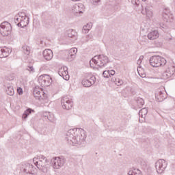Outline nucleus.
I'll list each match as a JSON object with an SVG mask.
<instances>
[{"label": "nucleus", "instance_id": "9d476101", "mask_svg": "<svg viewBox=\"0 0 175 175\" xmlns=\"http://www.w3.org/2000/svg\"><path fill=\"white\" fill-rule=\"evenodd\" d=\"M175 72V64L174 63H171L167 65V68L165 71L162 74V77L164 80L167 79H170L171 77L174 75Z\"/></svg>", "mask_w": 175, "mask_h": 175}, {"label": "nucleus", "instance_id": "2eb2a0df", "mask_svg": "<svg viewBox=\"0 0 175 175\" xmlns=\"http://www.w3.org/2000/svg\"><path fill=\"white\" fill-rule=\"evenodd\" d=\"M59 75L63 77L64 80H69V74L68 72V67L64 66L59 69Z\"/></svg>", "mask_w": 175, "mask_h": 175}, {"label": "nucleus", "instance_id": "c85d7f7f", "mask_svg": "<svg viewBox=\"0 0 175 175\" xmlns=\"http://www.w3.org/2000/svg\"><path fill=\"white\" fill-rule=\"evenodd\" d=\"M86 79L88 80L89 83H90L92 85H93V84H95V82L96 81V78L94 75L88 76L86 77Z\"/></svg>", "mask_w": 175, "mask_h": 175}, {"label": "nucleus", "instance_id": "dca6fc26", "mask_svg": "<svg viewBox=\"0 0 175 175\" xmlns=\"http://www.w3.org/2000/svg\"><path fill=\"white\" fill-rule=\"evenodd\" d=\"M12 53V50L6 46L0 47V58H6Z\"/></svg>", "mask_w": 175, "mask_h": 175}, {"label": "nucleus", "instance_id": "c9c22d12", "mask_svg": "<svg viewBox=\"0 0 175 175\" xmlns=\"http://www.w3.org/2000/svg\"><path fill=\"white\" fill-rule=\"evenodd\" d=\"M68 51L70 54L76 57V54H77V48H72Z\"/></svg>", "mask_w": 175, "mask_h": 175}, {"label": "nucleus", "instance_id": "412c9836", "mask_svg": "<svg viewBox=\"0 0 175 175\" xmlns=\"http://www.w3.org/2000/svg\"><path fill=\"white\" fill-rule=\"evenodd\" d=\"M127 174H129V175H143V174H142V171H140L139 169H136L135 167L130 168Z\"/></svg>", "mask_w": 175, "mask_h": 175}, {"label": "nucleus", "instance_id": "4be33fe9", "mask_svg": "<svg viewBox=\"0 0 175 175\" xmlns=\"http://www.w3.org/2000/svg\"><path fill=\"white\" fill-rule=\"evenodd\" d=\"M5 92L8 95H10V96H13V95H14V89L10 84L5 86Z\"/></svg>", "mask_w": 175, "mask_h": 175}, {"label": "nucleus", "instance_id": "6ab92c4d", "mask_svg": "<svg viewBox=\"0 0 175 175\" xmlns=\"http://www.w3.org/2000/svg\"><path fill=\"white\" fill-rule=\"evenodd\" d=\"M159 38V33L157 30H153L148 33V39L150 40H155Z\"/></svg>", "mask_w": 175, "mask_h": 175}, {"label": "nucleus", "instance_id": "e433bc0d", "mask_svg": "<svg viewBox=\"0 0 175 175\" xmlns=\"http://www.w3.org/2000/svg\"><path fill=\"white\" fill-rule=\"evenodd\" d=\"M144 59V56L141 55V56H139V58L137 62V65H139V69H140L142 68V66H140V65L142 64V62Z\"/></svg>", "mask_w": 175, "mask_h": 175}, {"label": "nucleus", "instance_id": "bb28decb", "mask_svg": "<svg viewBox=\"0 0 175 175\" xmlns=\"http://www.w3.org/2000/svg\"><path fill=\"white\" fill-rule=\"evenodd\" d=\"M42 24L46 28H50V27H51V24H53V21L51 19H44L42 21Z\"/></svg>", "mask_w": 175, "mask_h": 175}, {"label": "nucleus", "instance_id": "37998d69", "mask_svg": "<svg viewBox=\"0 0 175 175\" xmlns=\"http://www.w3.org/2000/svg\"><path fill=\"white\" fill-rule=\"evenodd\" d=\"M93 1V5H94V6L98 5V3H99V2H100V0H92Z\"/></svg>", "mask_w": 175, "mask_h": 175}, {"label": "nucleus", "instance_id": "5701e85b", "mask_svg": "<svg viewBox=\"0 0 175 175\" xmlns=\"http://www.w3.org/2000/svg\"><path fill=\"white\" fill-rule=\"evenodd\" d=\"M66 54V57L65 59L68 62H72V61H73L76 57L75 56V55H72L70 53V52L69 51H66L65 52Z\"/></svg>", "mask_w": 175, "mask_h": 175}, {"label": "nucleus", "instance_id": "9b49d317", "mask_svg": "<svg viewBox=\"0 0 175 175\" xmlns=\"http://www.w3.org/2000/svg\"><path fill=\"white\" fill-rule=\"evenodd\" d=\"M61 105L65 110H70L73 107V101L67 96H63L61 100Z\"/></svg>", "mask_w": 175, "mask_h": 175}, {"label": "nucleus", "instance_id": "4c0bfd02", "mask_svg": "<svg viewBox=\"0 0 175 175\" xmlns=\"http://www.w3.org/2000/svg\"><path fill=\"white\" fill-rule=\"evenodd\" d=\"M103 77H105L106 79H109V77H110L109 71V70H105L103 72Z\"/></svg>", "mask_w": 175, "mask_h": 175}, {"label": "nucleus", "instance_id": "7ed1b4c3", "mask_svg": "<svg viewBox=\"0 0 175 175\" xmlns=\"http://www.w3.org/2000/svg\"><path fill=\"white\" fill-rule=\"evenodd\" d=\"M109 62H110L109 57L105 55H98L94 56L90 61V64L92 68H94V65H97L99 68H106Z\"/></svg>", "mask_w": 175, "mask_h": 175}, {"label": "nucleus", "instance_id": "7c9ffc66", "mask_svg": "<svg viewBox=\"0 0 175 175\" xmlns=\"http://www.w3.org/2000/svg\"><path fill=\"white\" fill-rule=\"evenodd\" d=\"M23 52L24 54H25V55H29L31 53V48L27 45H25L23 46Z\"/></svg>", "mask_w": 175, "mask_h": 175}, {"label": "nucleus", "instance_id": "4468645a", "mask_svg": "<svg viewBox=\"0 0 175 175\" xmlns=\"http://www.w3.org/2000/svg\"><path fill=\"white\" fill-rule=\"evenodd\" d=\"M84 12V5L83 3H77L72 6V13L75 14V16H78Z\"/></svg>", "mask_w": 175, "mask_h": 175}, {"label": "nucleus", "instance_id": "de8ad7c7", "mask_svg": "<svg viewBox=\"0 0 175 175\" xmlns=\"http://www.w3.org/2000/svg\"><path fill=\"white\" fill-rule=\"evenodd\" d=\"M144 2H146V0H142Z\"/></svg>", "mask_w": 175, "mask_h": 175}, {"label": "nucleus", "instance_id": "cd10ccee", "mask_svg": "<svg viewBox=\"0 0 175 175\" xmlns=\"http://www.w3.org/2000/svg\"><path fill=\"white\" fill-rule=\"evenodd\" d=\"M32 111H33V110H32L31 108H28L26 111H25L23 115V120H27V118H28V116H29Z\"/></svg>", "mask_w": 175, "mask_h": 175}, {"label": "nucleus", "instance_id": "1a4fd4ad", "mask_svg": "<svg viewBox=\"0 0 175 175\" xmlns=\"http://www.w3.org/2000/svg\"><path fill=\"white\" fill-rule=\"evenodd\" d=\"M38 80L41 87H49V85L53 83V79L49 75H41L38 77Z\"/></svg>", "mask_w": 175, "mask_h": 175}, {"label": "nucleus", "instance_id": "aec40b11", "mask_svg": "<svg viewBox=\"0 0 175 175\" xmlns=\"http://www.w3.org/2000/svg\"><path fill=\"white\" fill-rule=\"evenodd\" d=\"M148 113V109L147 108H143L139 111V116L142 118L139 119V122H144V118H146V116H147V113Z\"/></svg>", "mask_w": 175, "mask_h": 175}, {"label": "nucleus", "instance_id": "c756f323", "mask_svg": "<svg viewBox=\"0 0 175 175\" xmlns=\"http://www.w3.org/2000/svg\"><path fill=\"white\" fill-rule=\"evenodd\" d=\"M145 11H146L147 17L148 18H152V16H154V13L152 12V10H151L150 8H146Z\"/></svg>", "mask_w": 175, "mask_h": 175}, {"label": "nucleus", "instance_id": "b1692460", "mask_svg": "<svg viewBox=\"0 0 175 175\" xmlns=\"http://www.w3.org/2000/svg\"><path fill=\"white\" fill-rule=\"evenodd\" d=\"M67 35L68 38H71V39H73L74 40H76V39H77V33L73 29L68 30Z\"/></svg>", "mask_w": 175, "mask_h": 175}, {"label": "nucleus", "instance_id": "6e6552de", "mask_svg": "<svg viewBox=\"0 0 175 175\" xmlns=\"http://www.w3.org/2000/svg\"><path fill=\"white\" fill-rule=\"evenodd\" d=\"M66 162V159L64 157H54L51 159V163L53 169H61Z\"/></svg>", "mask_w": 175, "mask_h": 175}, {"label": "nucleus", "instance_id": "49530a36", "mask_svg": "<svg viewBox=\"0 0 175 175\" xmlns=\"http://www.w3.org/2000/svg\"><path fill=\"white\" fill-rule=\"evenodd\" d=\"M139 70H139V69L137 70L139 75H140V72H139Z\"/></svg>", "mask_w": 175, "mask_h": 175}, {"label": "nucleus", "instance_id": "a211bd4d", "mask_svg": "<svg viewBox=\"0 0 175 175\" xmlns=\"http://www.w3.org/2000/svg\"><path fill=\"white\" fill-rule=\"evenodd\" d=\"M155 98L159 102H163V100H165L167 98V94L162 91H158L155 94Z\"/></svg>", "mask_w": 175, "mask_h": 175}, {"label": "nucleus", "instance_id": "f257e3e1", "mask_svg": "<svg viewBox=\"0 0 175 175\" xmlns=\"http://www.w3.org/2000/svg\"><path fill=\"white\" fill-rule=\"evenodd\" d=\"M85 139H87V135H85L84 130L80 131V129H70L65 135V140L72 146H84Z\"/></svg>", "mask_w": 175, "mask_h": 175}, {"label": "nucleus", "instance_id": "79ce46f5", "mask_svg": "<svg viewBox=\"0 0 175 175\" xmlns=\"http://www.w3.org/2000/svg\"><path fill=\"white\" fill-rule=\"evenodd\" d=\"M133 5H139L140 2L139 0H131Z\"/></svg>", "mask_w": 175, "mask_h": 175}, {"label": "nucleus", "instance_id": "72a5a7b5", "mask_svg": "<svg viewBox=\"0 0 175 175\" xmlns=\"http://www.w3.org/2000/svg\"><path fill=\"white\" fill-rule=\"evenodd\" d=\"M26 70H27V72H29L30 74L35 73V68H33V66H27Z\"/></svg>", "mask_w": 175, "mask_h": 175}, {"label": "nucleus", "instance_id": "ea45409f", "mask_svg": "<svg viewBox=\"0 0 175 175\" xmlns=\"http://www.w3.org/2000/svg\"><path fill=\"white\" fill-rule=\"evenodd\" d=\"M109 77H111V76H114L116 75V71L114 70H109Z\"/></svg>", "mask_w": 175, "mask_h": 175}, {"label": "nucleus", "instance_id": "f3484780", "mask_svg": "<svg viewBox=\"0 0 175 175\" xmlns=\"http://www.w3.org/2000/svg\"><path fill=\"white\" fill-rule=\"evenodd\" d=\"M44 59L46 61H51L54 55L53 54V51L51 49H45L42 53Z\"/></svg>", "mask_w": 175, "mask_h": 175}, {"label": "nucleus", "instance_id": "c03bdc74", "mask_svg": "<svg viewBox=\"0 0 175 175\" xmlns=\"http://www.w3.org/2000/svg\"><path fill=\"white\" fill-rule=\"evenodd\" d=\"M90 39H92V35H88L86 36V40L85 42H88Z\"/></svg>", "mask_w": 175, "mask_h": 175}, {"label": "nucleus", "instance_id": "a878e982", "mask_svg": "<svg viewBox=\"0 0 175 175\" xmlns=\"http://www.w3.org/2000/svg\"><path fill=\"white\" fill-rule=\"evenodd\" d=\"M92 28V23H88L86 25L83 27V33H88L90 30Z\"/></svg>", "mask_w": 175, "mask_h": 175}, {"label": "nucleus", "instance_id": "f704fd0d", "mask_svg": "<svg viewBox=\"0 0 175 175\" xmlns=\"http://www.w3.org/2000/svg\"><path fill=\"white\" fill-rule=\"evenodd\" d=\"M44 117H46L49 121H53L54 120V115H51L50 113H46Z\"/></svg>", "mask_w": 175, "mask_h": 175}, {"label": "nucleus", "instance_id": "58836bf2", "mask_svg": "<svg viewBox=\"0 0 175 175\" xmlns=\"http://www.w3.org/2000/svg\"><path fill=\"white\" fill-rule=\"evenodd\" d=\"M170 12V11L168 9L164 10L163 12V17H164L165 18H167V14H169Z\"/></svg>", "mask_w": 175, "mask_h": 175}, {"label": "nucleus", "instance_id": "f8f14e48", "mask_svg": "<svg viewBox=\"0 0 175 175\" xmlns=\"http://www.w3.org/2000/svg\"><path fill=\"white\" fill-rule=\"evenodd\" d=\"M21 170H22V172H24V173H27V174H33L35 173V172L33 171V166L29 163L22 164Z\"/></svg>", "mask_w": 175, "mask_h": 175}, {"label": "nucleus", "instance_id": "20e7f679", "mask_svg": "<svg viewBox=\"0 0 175 175\" xmlns=\"http://www.w3.org/2000/svg\"><path fill=\"white\" fill-rule=\"evenodd\" d=\"M14 23L18 27L24 28V27H27L29 24V18H27V15L21 12L15 16Z\"/></svg>", "mask_w": 175, "mask_h": 175}, {"label": "nucleus", "instance_id": "473e14b6", "mask_svg": "<svg viewBox=\"0 0 175 175\" xmlns=\"http://www.w3.org/2000/svg\"><path fill=\"white\" fill-rule=\"evenodd\" d=\"M137 105L139 107H142L144 105V100L140 97H138L136 100Z\"/></svg>", "mask_w": 175, "mask_h": 175}, {"label": "nucleus", "instance_id": "393cba45", "mask_svg": "<svg viewBox=\"0 0 175 175\" xmlns=\"http://www.w3.org/2000/svg\"><path fill=\"white\" fill-rule=\"evenodd\" d=\"M111 81H112V83H115V84L118 86L122 85V84H124V81L120 79V78L113 77L111 79Z\"/></svg>", "mask_w": 175, "mask_h": 175}, {"label": "nucleus", "instance_id": "2f4dec72", "mask_svg": "<svg viewBox=\"0 0 175 175\" xmlns=\"http://www.w3.org/2000/svg\"><path fill=\"white\" fill-rule=\"evenodd\" d=\"M82 85H83V87H91L92 83H90V81H88V79L87 78H84L82 80Z\"/></svg>", "mask_w": 175, "mask_h": 175}, {"label": "nucleus", "instance_id": "0eeeda50", "mask_svg": "<svg viewBox=\"0 0 175 175\" xmlns=\"http://www.w3.org/2000/svg\"><path fill=\"white\" fill-rule=\"evenodd\" d=\"M155 167L158 174H162L167 167V161L165 159H159L155 163Z\"/></svg>", "mask_w": 175, "mask_h": 175}, {"label": "nucleus", "instance_id": "39448f33", "mask_svg": "<svg viewBox=\"0 0 175 175\" xmlns=\"http://www.w3.org/2000/svg\"><path fill=\"white\" fill-rule=\"evenodd\" d=\"M149 62L153 68H159V66H164L166 65V59L159 55H154L150 57Z\"/></svg>", "mask_w": 175, "mask_h": 175}, {"label": "nucleus", "instance_id": "423d86ee", "mask_svg": "<svg viewBox=\"0 0 175 175\" xmlns=\"http://www.w3.org/2000/svg\"><path fill=\"white\" fill-rule=\"evenodd\" d=\"M12 32V25L9 22H3L0 25V33L2 36H8Z\"/></svg>", "mask_w": 175, "mask_h": 175}, {"label": "nucleus", "instance_id": "ddd939ff", "mask_svg": "<svg viewBox=\"0 0 175 175\" xmlns=\"http://www.w3.org/2000/svg\"><path fill=\"white\" fill-rule=\"evenodd\" d=\"M33 94L34 95V98H36V99H38L39 100L46 99V98H47V94H46L42 90L40 91V89H34Z\"/></svg>", "mask_w": 175, "mask_h": 175}, {"label": "nucleus", "instance_id": "a18cd8bd", "mask_svg": "<svg viewBox=\"0 0 175 175\" xmlns=\"http://www.w3.org/2000/svg\"><path fill=\"white\" fill-rule=\"evenodd\" d=\"M142 77H146V75L144 74Z\"/></svg>", "mask_w": 175, "mask_h": 175}, {"label": "nucleus", "instance_id": "a19ab883", "mask_svg": "<svg viewBox=\"0 0 175 175\" xmlns=\"http://www.w3.org/2000/svg\"><path fill=\"white\" fill-rule=\"evenodd\" d=\"M17 92H18V95H23V88H17Z\"/></svg>", "mask_w": 175, "mask_h": 175}, {"label": "nucleus", "instance_id": "f03ea898", "mask_svg": "<svg viewBox=\"0 0 175 175\" xmlns=\"http://www.w3.org/2000/svg\"><path fill=\"white\" fill-rule=\"evenodd\" d=\"M33 162L38 169L42 170L43 173H47L49 172V167L50 166L49 163H50V161L47 157L40 154L37 158H33Z\"/></svg>", "mask_w": 175, "mask_h": 175}]
</instances>
